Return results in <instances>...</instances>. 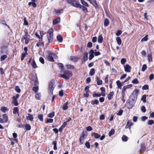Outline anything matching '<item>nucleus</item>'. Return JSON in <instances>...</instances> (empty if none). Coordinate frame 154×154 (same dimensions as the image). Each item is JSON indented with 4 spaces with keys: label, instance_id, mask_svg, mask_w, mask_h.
<instances>
[{
    "label": "nucleus",
    "instance_id": "obj_56",
    "mask_svg": "<svg viewBox=\"0 0 154 154\" xmlns=\"http://www.w3.org/2000/svg\"><path fill=\"white\" fill-rule=\"evenodd\" d=\"M63 10V9H61L60 10H55V11L56 13V14H57L58 13H62L61 11Z\"/></svg>",
    "mask_w": 154,
    "mask_h": 154
},
{
    "label": "nucleus",
    "instance_id": "obj_19",
    "mask_svg": "<svg viewBox=\"0 0 154 154\" xmlns=\"http://www.w3.org/2000/svg\"><path fill=\"white\" fill-rule=\"evenodd\" d=\"M96 81L97 82V85H102V80H101L100 78L97 77H96Z\"/></svg>",
    "mask_w": 154,
    "mask_h": 154
},
{
    "label": "nucleus",
    "instance_id": "obj_53",
    "mask_svg": "<svg viewBox=\"0 0 154 154\" xmlns=\"http://www.w3.org/2000/svg\"><path fill=\"white\" fill-rule=\"evenodd\" d=\"M126 62V59L124 58H123L121 60V63L122 64H124Z\"/></svg>",
    "mask_w": 154,
    "mask_h": 154
},
{
    "label": "nucleus",
    "instance_id": "obj_14",
    "mask_svg": "<svg viewBox=\"0 0 154 154\" xmlns=\"http://www.w3.org/2000/svg\"><path fill=\"white\" fill-rule=\"evenodd\" d=\"M92 137H94L95 139H98L100 137V135L97 133H93L91 134Z\"/></svg>",
    "mask_w": 154,
    "mask_h": 154
},
{
    "label": "nucleus",
    "instance_id": "obj_38",
    "mask_svg": "<svg viewBox=\"0 0 154 154\" xmlns=\"http://www.w3.org/2000/svg\"><path fill=\"white\" fill-rule=\"evenodd\" d=\"M43 115L42 114L38 115V118L39 120L42 122H43Z\"/></svg>",
    "mask_w": 154,
    "mask_h": 154
},
{
    "label": "nucleus",
    "instance_id": "obj_10",
    "mask_svg": "<svg viewBox=\"0 0 154 154\" xmlns=\"http://www.w3.org/2000/svg\"><path fill=\"white\" fill-rule=\"evenodd\" d=\"M133 125V123L131 121L130 122L129 121H128L127 122V125L125 126V128L126 129L128 128L130 129L131 128V126Z\"/></svg>",
    "mask_w": 154,
    "mask_h": 154
},
{
    "label": "nucleus",
    "instance_id": "obj_15",
    "mask_svg": "<svg viewBox=\"0 0 154 154\" xmlns=\"http://www.w3.org/2000/svg\"><path fill=\"white\" fill-rule=\"evenodd\" d=\"M69 59L71 61L74 62H77L78 59V58L75 56H71Z\"/></svg>",
    "mask_w": 154,
    "mask_h": 154
},
{
    "label": "nucleus",
    "instance_id": "obj_8",
    "mask_svg": "<svg viewBox=\"0 0 154 154\" xmlns=\"http://www.w3.org/2000/svg\"><path fill=\"white\" fill-rule=\"evenodd\" d=\"M125 70L127 72H130L131 69V68L130 66L128 64H126L124 66Z\"/></svg>",
    "mask_w": 154,
    "mask_h": 154
},
{
    "label": "nucleus",
    "instance_id": "obj_5",
    "mask_svg": "<svg viewBox=\"0 0 154 154\" xmlns=\"http://www.w3.org/2000/svg\"><path fill=\"white\" fill-rule=\"evenodd\" d=\"M54 84L55 81L53 80L51 81L49 83L48 90L51 94H53V91L55 87Z\"/></svg>",
    "mask_w": 154,
    "mask_h": 154
},
{
    "label": "nucleus",
    "instance_id": "obj_3",
    "mask_svg": "<svg viewBox=\"0 0 154 154\" xmlns=\"http://www.w3.org/2000/svg\"><path fill=\"white\" fill-rule=\"evenodd\" d=\"M87 135V132L86 131H82L79 138V143L80 144L83 143L84 140L86 138Z\"/></svg>",
    "mask_w": 154,
    "mask_h": 154
},
{
    "label": "nucleus",
    "instance_id": "obj_50",
    "mask_svg": "<svg viewBox=\"0 0 154 154\" xmlns=\"http://www.w3.org/2000/svg\"><path fill=\"white\" fill-rule=\"evenodd\" d=\"M85 145L86 147L88 149H89L90 148V143L89 142L87 141L85 143Z\"/></svg>",
    "mask_w": 154,
    "mask_h": 154
},
{
    "label": "nucleus",
    "instance_id": "obj_40",
    "mask_svg": "<svg viewBox=\"0 0 154 154\" xmlns=\"http://www.w3.org/2000/svg\"><path fill=\"white\" fill-rule=\"evenodd\" d=\"M15 91L18 93H20L21 91L20 89V87L18 86H15Z\"/></svg>",
    "mask_w": 154,
    "mask_h": 154
},
{
    "label": "nucleus",
    "instance_id": "obj_1",
    "mask_svg": "<svg viewBox=\"0 0 154 154\" xmlns=\"http://www.w3.org/2000/svg\"><path fill=\"white\" fill-rule=\"evenodd\" d=\"M47 53L48 55L46 56V57L49 61L54 62V58H57V56L53 52L51 51H48Z\"/></svg>",
    "mask_w": 154,
    "mask_h": 154
},
{
    "label": "nucleus",
    "instance_id": "obj_12",
    "mask_svg": "<svg viewBox=\"0 0 154 154\" xmlns=\"http://www.w3.org/2000/svg\"><path fill=\"white\" fill-rule=\"evenodd\" d=\"M26 119L27 120H29L31 121H32L33 119V116L32 114H28V116L26 117Z\"/></svg>",
    "mask_w": 154,
    "mask_h": 154
},
{
    "label": "nucleus",
    "instance_id": "obj_20",
    "mask_svg": "<svg viewBox=\"0 0 154 154\" xmlns=\"http://www.w3.org/2000/svg\"><path fill=\"white\" fill-rule=\"evenodd\" d=\"M100 89L101 91L102 96L103 97H104L105 96V88L103 87H102L100 88Z\"/></svg>",
    "mask_w": 154,
    "mask_h": 154
},
{
    "label": "nucleus",
    "instance_id": "obj_9",
    "mask_svg": "<svg viewBox=\"0 0 154 154\" xmlns=\"http://www.w3.org/2000/svg\"><path fill=\"white\" fill-rule=\"evenodd\" d=\"M92 4L95 8H98V5L95 0H88Z\"/></svg>",
    "mask_w": 154,
    "mask_h": 154
},
{
    "label": "nucleus",
    "instance_id": "obj_60",
    "mask_svg": "<svg viewBox=\"0 0 154 154\" xmlns=\"http://www.w3.org/2000/svg\"><path fill=\"white\" fill-rule=\"evenodd\" d=\"M122 32L121 30H119L117 31V33H116V35L117 36H119L122 33Z\"/></svg>",
    "mask_w": 154,
    "mask_h": 154
},
{
    "label": "nucleus",
    "instance_id": "obj_46",
    "mask_svg": "<svg viewBox=\"0 0 154 154\" xmlns=\"http://www.w3.org/2000/svg\"><path fill=\"white\" fill-rule=\"evenodd\" d=\"M18 108L17 107H15L14 108L13 113L14 114H16L18 112Z\"/></svg>",
    "mask_w": 154,
    "mask_h": 154
},
{
    "label": "nucleus",
    "instance_id": "obj_59",
    "mask_svg": "<svg viewBox=\"0 0 154 154\" xmlns=\"http://www.w3.org/2000/svg\"><path fill=\"white\" fill-rule=\"evenodd\" d=\"M154 123V121L152 120H151L149 121L148 122V124L149 125H152Z\"/></svg>",
    "mask_w": 154,
    "mask_h": 154
},
{
    "label": "nucleus",
    "instance_id": "obj_47",
    "mask_svg": "<svg viewBox=\"0 0 154 154\" xmlns=\"http://www.w3.org/2000/svg\"><path fill=\"white\" fill-rule=\"evenodd\" d=\"M7 108L6 107L4 106L2 107L1 109V110L3 112H5L7 110Z\"/></svg>",
    "mask_w": 154,
    "mask_h": 154
},
{
    "label": "nucleus",
    "instance_id": "obj_29",
    "mask_svg": "<svg viewBox=\"0 0 154 154\" xmlns=\"http://www.w3.org/2000/svg\"><path fill=\"white\" fill-rule=\"evenodd\" d=\"M68 102H67L63 104V109L64 110H66L67 109L68 107Z\"/></svg>",
    "mask_w": 154,
    "mask_h": 154
},
{
    "label": "nucleus",
    "instance_id": "obj_6",
    "mask_svg": "<svg viewBox=\"0 0 154 154\" xmlns=\"http://www.w3.org/2000/svg\"><path fill=\"white\" fill-rule=\"evenodd\" d=\"M66 1L68 3L72 4L76 8H79L81 5L79 2L76 1L74 0H66Z\"/></svg>",
    "mask_w": 154,
    "mask_h": 154
},
{
    "label": "nucleus",
    "instance_id": "obj_39",
    "mask_svg": "<svg viewBox=\"0 0 154 154\" xmlns=\"http://www.w3.org/2000/svg\"><path fill=\"white\" fill-rule=\"evenodd\" d=\"M95 73V70L94 69H91L90 71L89 74L91 76H93Z\"/></svg>",
    "mask_w": 154,
    "mask_h": 154
},
{
    "label": "nucleus",
    "instance_id": "obj_36",
    "mask_svg": "<svg viewBox=\"0 0 154 154\" xmlns=\"http://www.w3.org/2000/svg\"><path fill=\"white\" fill-rule=\"evenodd\" d=\"M57 39L60 42H62L63 41V38L61 35H59L57 36Z\"/></svg>",
    "mask_w": 154,
    "mask_h": 154
},
{
    "label": "nucleus",
    "instance_id": "obj_57",
    "mask_svg": "<svg viewBox=\"0 0 154 154\" xmlns=\"http://www.w3.org/2000/svg\"><path fill=\"white\" fill-rule=\"evenodd\" d=\"M143 90H147L149 89V87L147 85H145L142 87Z\"/></svg>",
    "mask_w": 154,
    "mask_h": 154
},
{
    "label": "nucleus",
    "instance_id": "obj_48",
    "mask_svg": "<svg viewBox=\"0 0 154 154\" xmlns=\"http://www.w3.org/2000/svg\"><path fill=\"white\" fill-rule=\"evenodd\" d=\"M146 95H143L141 98V100L143 101V102L144 103H146Z\"/></svg>",
    "mask_w": 154,
    "mask_h": 154
},
{
    "label": "nucleus",
    "instance_id": "obj_55",
    "mask_svg": "<svg viewBox=\"0 0 154 154\" xmlns=\"http://www.w3.org/2000/svg\"><path fill=\"white\" fill-rule=\"evenodd\" d=\"M147 35H146L145 37L142 38L141 40V42L146 41L148 40V38L147 37Z\"/></svg>",
    "mask_w": 154,
    "mask_h": 154
},
{
    "label": "nucleus",
    "instance_id": "obj_24",
    "mask_svg": "<svg viewBox=\"0 0 154 154\" xmlns=\"http://www.w3.org/2000/svg\"><path fill=\"white\" fill-rule=\"evenodd\" d=\"M91 104L92 105H97L99 103V101L97 100H92L91 101Z\"/></svg>",
    "mask_w": 154,
    "mask_h": 154
},
{
    "label": "nucleus",
    "instance_id": "obj_16",
    "mask_svg": "<svg viewBox=\"0 0 154 154\" xmlns=\"http://www.w3.org/2000/svg\"><path fill=\"white\" fill-rule=\"evenodd\" d=\"M60 17H58L53 21V24H56L59 23L60 22Z\"/></svg>",
    "mask_w": 154,
    "mask_h": 154
},
{
    "label": "nucleus",
    "instance_id": "obj_21",
    "mask_svg": "<svg viewBox=\"0 0 154 154\" xmlns=\"http://www.w3.org/2000/svg\"><path fill=\"white\" fill-rule=\"evenodd\" d=\"M114 94V92L113 91L111 92L108 95V98L109 100H111L112 97Z\"/></svg>",
    "mask_w": 154,
    "mask_h": 154
},
{
    "label": "nucleus",
    "instance_id": "obj_52",
    "mask_svg": "<svg viewBox=\"0 0 154 154\" xmlns=\"http://www.w3.org/2000/svg\"><path fill=\"white\" fill-rule=\"evenodd\" d=\"M58 66H59V67L61 69H63L64 68V66L61 63H59L58 64Z\"/></svg>",
    "mask_w": 154,
    "mask_h": 154
},
{
    "label": "nucleus",
    "instance_id": "obj_11",
    "mask_svg": "<svg viewBox=\"0 0 154 154\" xmlns=\"http://www.w3.org/2000/svg\"><path fill=\"white\" fill-rule=\"evenodd\" d=\"M88 53L87 52L84 53L83 55V59L84 62H85L88 60Z\"/></svg>",
    "mask_w": 154,
    "mask_h": 154
},
{
    "label": "nucleus",
    "instance_id": "obj_32",
    "mask_svg": "<svg viewBox=\"0 0 154 154\" xmlns=\"http://www.w3.org/2000/svg\"><path fill=\"white\" fill-rule=\"evenodd\" d=\"M81 2L83 5L86 7H89V6L88 5V4L86 2L84 1V0H81Z\"/></svg>",
    "mask_w": 154,
    "mask_h": 154
},
{
    "label": "nucleus",
    "instance_id": "obj_18",
    "mask_svg": "<svg viewBox=\"0 0 154 154\" xmlns=\"http://www.w3.org/2000/svg\"><path fill=\"white\" fill-rule=\"evenodd\" d=\"M67 125V123L66 122H64L63 125H62V126H61V127L59 128V131L60 132H61L63 130V128H64L66 126V125Z\"/></svg>",
    "mask_w": 154,
    "mask_h": 154
},
{
    "label": "nucleus",
    "instance_id": "obj_41",
    "mask_svg": "<svg viewBox=\"0 0 154 154\" xmlns=\"http://www.w3.org/2000/svg\"><path fill=\"white\" fill-rule=\"evenodd\" d=\"M116 83L117 84L118 88L121 89V88L122 86L121 84L120 81L119 80H118L116 81Z\"/></svg>",
    "mask_w": 154,
    "mask_h": 154
},
{
    "label": "nucleus",
    "instance_id": "obj_42",
    "mask_svg": "<svg viewBox=\"0 0 154 154\" xmlns=\"http://www.w3.org/2000/svg\"><path fill=\"white\" fill-rule=\"evenodd\" d=\"M32 91L35 93L37 92L38 90V86H35L33 87Z\"/></svg>",
    "mask_w": 154,
    "mask_h": 154
},
{
    "label": "nucleus",
    "instance_id": "obj_31",
    "mask_svg": "<svg viewBox=\"0 0 154 154\" xmlns=\"http://www.w3.org/2000/svg\"><path fill=\"white\" fill-rule=\"evenodd\" d=\"M25 127L26 130L29 131L31 129L30 125L28 124H26L25 125Z\"/></svg>",
    "mask_w": 154,
    "mask_h": 154
},
{
    "label": "nucleus",
    "instance_id": "obj_25",
    "mask_svg": "<svg viewBox=\"0 0 154 154\" xmlns=\"http://www.w3.org/2000/svg\"><path fill=\"white\" fill-rule=\"evenodd\" d=\"M31 65L32 67L35 69L37 67V65L36 64L35 61L34 60H32Z\"/></svg>",
    "mask_w": 154,
    "mask_h": 154
},
{
    "label": "nucleus",
    "instance_id": "obj_54",
    "mask_svg": "<svg viewBox=\"0 0 154 154\" xmlns=\"http://www.w3.org/2000/svg\"><path fill=\"white\" fill-rule=\"evenodd\" d=\"M13 102L14 106H17L19 104L17 100H16V99L14 100Z\"/></svg>",
    "mask_w": 154,
    "mask_h": 154
},
{
    "label": "nucleus",
    "instance_id": "obj_2",
    "mask_svg": "<svg viewBox=\"0 0 154 154\" xmlns=\"http://www.w3.org/2000/svg\"><path fill=\"white\" fill-rule=\"evenodd\" d=\"M53 29L51 28L49 29L47 33V38L49 43L51 42L53 39Z\"/></svg>",
    "mask_w": 154,
    "mask_h": 154
},
{
    "label": "nucleus",
    "instance_id": "obj_51",
    "mask_svg": "<svg viewBox=\"0 0 154 154\" xmlns=\"http://www.w3.org/2000/svg\"><path fill=\"white\" fill-rule=\"evenodd\" d=\"M132 83L134 84H137L139 83V82L137 79L135 78L132 81Z\"/></svg>",
    "mask_w": 154,
    "mask_h": 154
},
{
    "label": "nucleus",
    "instance_id": "obj_13",
    "mask_svg": "<svg viewBox=\"0 0 154 154\" xmlns=\"http://www.w3.org/2000/svg\"><path fill=\"white\" fill-rule=\"evenodd\" d=\"M2 118L3 119V120L5 123H6L8 122V117L6 114H3L2 116Z\"/></svg>",
    "mask_w": 154,
    "mask_h": 154
},
{
    "label": "nucleus",
    "instance_id": "obj_28",
    "mask_svg": "<svg viewBox=\"0 0 154 154\" xmlns=\"http://www.w3.org/2000/svg\"><path fill=\"white\" fill-rule=\"evenodd\" d=\"M60 77L63 78H64L66 79H69V78L68 77V76H67L65 74H61L60 75Z\"/></svg>",
    "mask_w": 154,
    "mask_h": 154
},
{
    "label": "nucleus",
    "instance_id": "obj_63",
    "mask_svg": "<svg viewBox=\"0 0 154 154\" xmlns=\"http://www.w3.org/2000/svg\"><path fill=\"white\" fill-rule=\"evenodd\" d=\"M141 54L144 57L146 56V52L145 51H142L141 52Z\"/></svg>",
    "mask_w": 154,
    "mask_h": 154
},
{
    "label": "nucleus",
    "instance_id": "obj_37",
    "mask_svg": "<svg viewBox=\"0 0 154 154\" xmlns=\"http://www.w3.org/2000/svg\"><path fill=\"white\" fill-rule=\"evenodd\" d=\"M55 115V113L54 112H52L50 113L47 116L48 117L50 118H53V117Z\"/></svg>",
    "mask_w": 154,
    "mask_h": 154
},
{
    "label": "nucleus",
    "instance_id": "obj_43",
    "mask_svg": "<svg viewBox=\"0 0 154 154\" xmlns=\"http://www.w3.org/2000/svg\"><path fill=\"white\" fill-rule=\"evenodd\" d=\"M122 140L123 141H127L128 140V138L125 135H123L122 137Z\"/></svg>",
    "mask_w": 154,
    "mask_h": 154
},
{
    "label": "nucleus",
    "instance_id": "obj_35",
    "mask_svg": "<svg viewBox=\"0 0 154 154\" xmlns=\"http://www.w3.org/2000/svg\"><path fill=\"white\" fill-rule=\"evenodd\" d=\"M109 24V20L107 19H105L104 21V26H108Z\"/></svg>",
    "mask_w": 154,
    "mask_h": 154
},
{
    "label": "nucleus",
    "instance_id": "obj_22",
    "mask_svg": "<svg viewBox=\"0 0 154 154\" xmlns=\"http://www.w3.org/2000/svg\"><path fill=\"white\" fill-rule=\"evenodd\" d=\"M64 74L66 75L67 76H68L69 78L71 77L72 75V72L69 71H66L64 72Z\"/></svg>",
    "mask_w": 154,
    "mask_h": 154
},
{
    "label": "nucleus",
    "instance_id": "obj_34",
    "mask_svg": "<svg viewBox=\"0 0 154 154\" xmlns=\"http://www.w3.org/2000/svg\"><path fill=\"white\" fill-rule=\"evenodd\" d=\"M115 132V131L114 129H111L109 133V136L110 137L111 135L114 134Z\"/></svg>",
    "mask_w": 154,
    "mask_h": 154
},
{
    "label": "nucleus",
    "instance_id": "obj_4",
    "mask_svg": "<svg viewBox=\"0 0 154 154\" xmlns=\"http://www.w3.org/2000/svg\"><path fill=\"white\" fill-rule=\"evenodd\" d=\"M29 34L27 32H26L24 33V35L21 38V41L25 40V43L26 44H27L29 42L30 39L29 38Z\"/></svg>",
    "mask_w": 154,
    "mask_h": 154
},
{
    "label": "nucleus",
    "instance_id": "obj_49",
    "mask_svg": "<svg viewBox=\"0 0 154 154\" xmlns=\"http://www.w3.org/2000/svg\"><path fill=\"white\" fill-rule=\"evenodd\" d=\"M147 68V66L146 64H143V65L141 70L142 71L144 72Z\"/></svg>",
    "mask_w": 154,
    "mask_h": 154
},
{
    "label": "nucleus",
    "instance_id": "obj_44",
    "mask_svg": "<svg viewBox=\"0 0 154 154\" xmlns=\"http://www.w3.org/2000/svg\"><path fill=\"white\" fill-rule=\"evenodd\" d=\"M7 57V56L6 55H2L1 57L0 60L1 61H3L5 60V59Z\"/></svg>",
    "mask_w": 154,
    "mask_h": 154
},
{
    "label": "nucleus",
    "instance_id": "obj_7",
    "mask_svg": "<svg viewBox=\"0 0 154 154\" xmlns=\"http://www.w3.org/2000/svg\"><path fill=\"white\" fill-rule=\"evenodd\" d=\"M140 152L143 153L146 151V148L144 143H142L140 146Z\"/></svg>",
    "mask_w": 154,
    "mask_h": 154
},
{
    "label": "nucleus",
    "instance_id": "obj_23",
    "mask_svg": "<svg viewBox=\"0 0 154 154\" xmlns=\"http://www.w3.org/2000/svg\"><path fill=\"white\" fill-rule=\"evenodd\" d=\"M103 39L101 35H99L98 37V42L99 43H101L103 42Z\"/></svg>",
    "mask_w": 154,
    "mask_h": 154
},
{
    "label": "nucleus",
    "instance_id": "obj_27",
    "mask_svg": "<svg viewBox=\"0 0 154 154\" xmlns=\"http://www.w3.org/2000/svg\"><path fill=\"white\" fill-rule=\"evenodd\" d=\"M66 66L68 69H73L74 68V67L73 65L70 64L66 65Z\"/></svg>",
    "mask_w": 154,
    "mask_h": 154
},
{
    "label": "nucleus",
    "instance_id": "obj_62",
    "mask_svg": "<svg viewBox=\"0 0 154 154\" xmlns=\"http://www.w3.org/2000/svg\"><path fill=\"white\" fill-rule=\"evenodd\" d=\"M123 112V111L122 109H120L118 112L117 113V115L119 116H121L122 115V113Z\"/></svg>",
    "mask_w": 154,
    "mask_h": 154
},
{
    "label": "nucleus",
    "instance_id": "obj_61",
    "mask_svg": "<svg viewBox=\"0 0 154 154\" xmlns=\"http://www.w3.org/2000/svg\"><path fill=\"white\" fill-rule=\"evenodd\" d=\"M100 96L101 94H97L96 93H94L93 95V97H100Z\"/></svg>",
    "mask_w": 154,
    "mask_h": 154
},
{
    "label": "nucleus",
    "instance_id": "obj_30",
    "mask_svg": "<svg viewBox=\"0 0 154 154\" xmlns=\"http://www.w3.org/2000/svg\"><path fill=\"white\" fill-rule=\"evenodd\" d=\"M57 142L56 141H54L52 142V144L54 145L53 149L54 150H57Z\"/></svg>",
    "mask_w": 154,
    "mask_h": 154
},
{
    "label": "nucleus",
    "instance_id": "obj_33",
    "mask_svg": "<svg viewBox=\"0 0 154 154\" xmlns=\"http://www.w3.org/2000/svg\"><path fill=\"white\" fill-rule=\"evenodd\" d=\"M116 40L117 44L119 45H120L122 43V41L120 38L119 37H118L116 38Z\"/></svg>",
    "mask_w": 154,
    "mask_h": 154
},
{
    "label": "nucleus",
    "instance_id": "obj_45",
    "mask_svg": "<svg viewBox=\"0 0 154 154\" xmlns=\"http://www.w3.org/2000/svg\"><path fill=\"white\" fill-rule=\"evenodd\" d=\"M41 95L40 93H36L35 94V97L37 100H40Z\"/></svg>",
    "mask_w": 154,
    "mask_h": 154
},
{
    "label": "nucleus",
    "instance_id": "obj_58",
    "mask_svg": "<svg viewBox=\"0 0 154 154\" xmlns=\"http://www.w3.org/2000/svg\"><path fill=\"white\" fill-rule=\"evenodd\" d=\"M91 81V78L89 77H88L85 80V82L87 84L89 83Z\"/></svg>",
    "mask_w": 154,
    "mask_h": 154
},
{
    "label": "nucleus",
    "instance_id": "obj_26",
    "mask_svg": "<svg viewBox=\"0 0 154 154\" xmlns=\"http://www.w3.org/2000/svg\"><path fill=\"white\" fill-rule=\"evenodd\" d=\"M79 8L82 9V11L85 13L88 11L87 8L81 5H80Z\"/></svg>",
    "mask_w": 154,
    "mask_h": 154
},
{
    "label": "nucleus",
    "instance_id": "obj_17",
    "mask_svg": "<svg viewBox=\"0 0 154 154\" xmlns=\"http://www.w3.org/2000/svg\"><path fill=\"white\" fill-rule=\"evenodd\" d=\"M149 62H151L152 61V54L151 53H149L147 56Z\"/></svg>",
    "mask_w": 154,
    "mask_h": 154
},
{
    "label": "nucleus",
    "instance_id": "obj_64",
    "mask_svg": "<svg viewBox=\"0 0 154 154\" xmlns=\"http://www.w3.org/2000/svg\"><path fill=\"white\" fill-rule=\"evenodd\" d=\"M40 62L42 64L44 63L45 62L44 59L42 57H40L39 59Z\"/></svg>",
    "mask_w": 154,
    "mask_h": 154
}]
</instances>
